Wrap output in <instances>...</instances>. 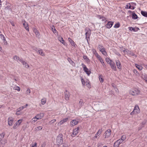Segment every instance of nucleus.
Here are the masks:
<instances>
[{"label":"nucleus","mask_w":147,"mask_h":147,"mask_svg":"<svg viewBox=\"0 0 147 147\" xmlns=\"http://www.w3.org/2000/svg\"><path fill=\"white\" fill-rule=\"evenodd\" d=\"M24 107H24V106H22L20 107L19 108L17 109L16 110L17 112H19L20 111L22 110L24 108Z\"/></svg>","instance_id":"obj_38"},{"label":"nucleus","mask_w":147,"mask_h":147,"mask_svg":"<svg viewBox=\"0 0 147 147\" xmlns=\"http://www.w3.org/2000/svg\"><path fill=\"white\" fill-rule=\"evenodd\" d=\"M70 94L69 92L67 90L65 92V98L66 100H68L69 98Z\"/></svg>","instance_id":"obj_6"},{"label":"nucleus","mask_w":147,"mask_h":147,"mask_svg":"<svg viewBox=\"0 0 147 147\" xmlns=\"http://www.w3.org/2000/svg\"><path fill=\"white\" fill-rule=\"evenodd\" d=\"M68 61L70 63H73V62L71 61V59L70 58H68L67 59Z\"/></svg>","instance_id":"obj_57"},{"label":"nucleus","mask_w":147,"mask_h":147,"mask_svg":"<svg viewBox=\"0 0 147 147\" xmlns=\"http://www.w3.org/2000/svg\"><path fill=\"white\" fill-rule=\"evenodd\" d=\"M18 126L19 125H18L17 124V122H16L14 125L13 128V129H15L18 127Z\"/></svg>","instance_id":"obj_41"},{"label":"nucleus","mask_w":147,"mask_h":147,"mask_svg":"<svg viewBox=\"0 0 147 147\" xmlns=\"http://www.w3.org/2000/svg\"><path fill=\"white\" fill-rule=\"evenodd\" d=\"M113 22L109 21L107 23L106 25V27L108 28H110L113 26Z\"/></svg>","instance_id":"obj_11"},{"label":"nucleus","mask_w":147,"mask_h":147,"mask_svg":"<svg viewBox=\"0 0 147 147\" xmlns=\"http://www.w3.org/2000/svg\"><path fill=\"white\" fill-rule=\"evenodd\" d=\"M63 147H68V145L65 143H63Z\"/></svg>","instance_id":"obj_59"},{"label":"nucleus","mask_w":147,"mask_h":147,"mask_svg":"<svg viewBox=\"0 0 147 147\" xmlns=\"http://www.w3.org/2000/svg\"><path fill=\"white\" fill-rule=\"evenodd\" d=\"M38 119H40L42 118L44 116V114L43 113H40V114H37L36 115Z\"/></svg>","instance_id":"obj_22"},{"label":"nucleus","mask_w":147,"mask_h":147,"mask_svg":"<svg viewBox=\"0 0 147 147\" xmlns=\"http://www.w3.org/2000/svg\"><path fill=\"white\" fill-rule=\"evenodd\" d=\"M81 80L83 85H85V82L84 80L82 78L81 79Z\"/></svg>","instance_id":"obj_50"},{"label":"nucleus","mask_w":147,"mask_h":147,"mask_svg":"<svg viewBox=\"0 0 147 147\" xmlns=\"http://www.w3.org/2000/svg\"><path fill=\"white\" fill-rule=\"evenodd\" d=\"M134 72L136 74V75H139V73L138 72V71L136 70H134Z\"/></svg>","instance_id":"obj_51"},{"label":"nucleus","mask_w":147,"mask_h":147,"mask_svg":"<svg viewBox=\"0 0 147 147\" xmlns=\"http://www.w3.org/2000/svg\"><path fill=\"white\" fill-rule=\"evenodd\" d=\"M144 78H145L144 80L146 82H147V77H144Z\"/></svg>","instance_id":"obj_64"},{"label":"nucleus","mask_w":147,"mask_h":147,"mask_svg":"<svg viewBox=\"0 0 147 147\" xmlns=\"http://www.w3.org/2000/svg\"><path fill=\"white\" fill-rule=\"evenodd\" d=\"M78 123V121L76 120H73L70 122V125L71 126H74Z\"/></svg>","instance_id":"obj_10"},{"label":"nucleus","mask_w":147,"mask_h":147,"mask_svg":"<svg viewBox=\"0 0 147 147\" xmlns=\"http://www.w3.org/2000/svg\"><path fill=\"white\" fill-rule=\"evenodd\" d=\"M46 102V98H43L41 100V104L42 105H44Z\"/></svg>","instance_id":"obj_29"},{"label":"nucleus","mask_w":147,"mask_h":147,"mask_svg":"<svg viewBox=\"0 0 147 147\" xmlns=\"http://www.w3.org/2000/svg\"><path fill=\"white\" fill-rule=\"evenodd\" d=\"M130 94L133 96H137L140 93V91L137 89H133L130 90Z\"/></svg>","instance_id":"obj_2"},{"label":"nucleus","mask_w":147,"mask_h":147,"mask_svg":"<svg viewBox=\"0 0 147 147\" xmlns=\"http://www.w3.org/2000/svg\"><path fill=\"white\" fill-rule=\"evenodd\" d=\"M53 27L52 28V30L54 33H57V31L56 30L55 28L53 26Z\"/></svg>","instance_id":"obj_43"},{"label":"nucleus","mask_w":147,"mask_h":147,"mask_svg":"<svg viewBox=\"0 0 147 147\" xmlns=\"http://www.w3.org/2000/svg\"><path fill=\"white\" fill-rule=\"evenodd\" d=\"M83 58L84 59L86 60L87 61L89 60L87 56L86 55H84L83 56Z\"/></svg>","instance_id":"obj_48"},{"label":"nucleus","mask_w":147,"mask_h":147,"mask_svg":"<svg viewBox=\"0 0 147 147\" xmlns=\"http://www.w3.org/2000/svg\"><path fill=\"white\" fill-rule=\"evenodd\" d=\"M105 60L106 61L109 63V62H112V61L109 58H106L105 59Z\"/></svg>","instance_id":"obj_44"},{"label":"nucleus","mask_w":147,"mask_h":147,"mask_svg":"<svg viewBox=\"0 0 147 147\" xmlns=\"http://www.w3.org/2000/svg\"><path fill=\"white\" fill-rule=\"evenodd\" d=\"M109 64L110 65L111 68L114 70V71L116 70V68L115 66V65L114 62L112 61V62H109Z\"/></svg>","instance_id":"obj_4"},{"label":"nucleus","mask_w":147,"mask_h":147,"mask_svg":"<svg viewBox=\"0 0 147 147\" xmlns=\"http://www.w3.org/2000/svg\"><path fill=\"white\" fill-rule=\"evenodd\" d=\"M100 51L105 55H107V53L105 51V48L102 49H101V50Z\"/></svg>","instance_id":"obj_27"},{"label":"nucleus","mask_w":147,"mask_h":147,"mask_svg":"<svg viewBox=\"0 0 147 147\" xmlns=\"http://www.w3.org/2000/svg\"><path fill=\"white\" fill-rule=\"evenodd\" d=\"M30 93V90L29 88H28L26 91V93L27 94H29Z\"/></svg>","instance_id":"obj_47"},{"label":"nucleus","mask_w":147,"mask_h":147,"mask_svg":"<svg viewBox=\"0 0 147 147\" xmlns=\"http://www.w3.org/2000/svg\"><path fill=\"white\" fill-rule=\"evenodd\" d=\"M0 36L1 39L3 40V42L4 43V44L5 45H6L7 44V42L5 38V37L4 35L2 34H1L0 35Z\"/></svg>","instance_id":"obj_18"},{"label":"nucleus","mask_w":147,"mask_h":147,"mask_svg":"<svg viewBox=\"0 0 147 147\" xmlns=\"http://www.w3.org/2000/svg\"><path fill=\"white\" fill-rule=\"evenodd\" d=\"M114 90H115L116 92L118 93L119 92V90L118 89H117V88L116 87L115 88H114Z\"/></svg>","instance_id":"obj_61"},{"label":"nucleus","mask_w":147,"mask_h":147,"mask_svg":"<svg viewBox=\"0 0 147 147\" xmlns=\"http://www.w3.org/2000/svg\"><path fill=\"white\" fill-rule=\"evenodd\" d=\"M86 31L85 34L86 38L87 39V40L88 41L87 38H90L91 34V31L90 30H89L88 31L86 30Z\"/></svg>","instance_id":"obj_7"},{"label":"nucleus","mask_w":147,"mask_h":147,"mask_svg":"<svg viewBox=\"0 0 147 147\" xmlns=\"http://www.w3.org/2000/svg\"><path fill=\"white\" fill-rule=\"evenodd\" d=\"M21 63L26 68H28L29 67V65L25 61L23 60Z\"/></svg>","instance_id":"obj_23"},{"label":"nucleus","mask_w":147,"mask_h":147,"mask_svg":"<svg viewBox=\"0 0 147 147\" xmlns=\"http://www.w3.org/2000/svg\"><path fill=\"white\" fill-rule=\"evenodd\" d=\"M129 30L131 31H134V32H137L140 30L138 28L131 27H129Z\"/></svg>","instance_id":"obj_19"},{"label":"nucleus","mask_w":147,"mask_h":147,"mask_svg":"<svg viewBox=\"0 0 147 147\" xmlns=\"http://www.w3.org/2000/svg\"><path fill=\"white\" fill-rule=\"evenodd\" d=\"M120 142H119V141L117 140L114 143L113 147H118L120 145Z\"/></svg>","instance_id":"obj_24"},{"label":"nucleus","mask_w":147,"mask_h":147,"mask_svg":"<svg viewBox=\"0 0 147 147\" xmlns=\"http://www.w3.org/2000/svg\"><path fill=\"white\" fill-rule=\"evenodd\" d=\"M40 49H38L37 48H34V50L35 51H36L38 53V51H39V50Z\"/></svg>","instance_id":"obj_58"},{"label":"nucleus","mask_w":147,"mask_h":147,"mask_svg":"<svg viewBox=\"0 0 147 147\" xmlns=\"http://www.w3.org/2000/svg\"><path fill=\"white\" fill-rule=\"evenodd\" d=\"M56 121V119H53L50 121L49 122L51 124H52L55 122Z\"/></svg>","instance_id":"obj_56"},{"label":"nucleus","mask_w":147,"mask_h":147,"mask_svg":"<svg viewBox=\"0 0 147 147\" xmlns=\"http://www.w3.org/2000/svg\"><path fill=\"white\" fill-rule=\"evenodd\" d=\"M34 31L36 35L38 36H40V34L38 31L36 29H34Z\"/></svg>","instance_id":"obj_37"},{"label":"nucleus","mask_w":147,"mask_h":147,"mask_svg":"<svg viewBox=\"0 0 147 147\" xmlns=\"http://www.w3.org/2000/svg\"><path fill=\"white\" fill-rule=\"evenodd\" d=\"M132 18L133 19L135 20L138 18V16L135 13L133 12L132 14Z\"/></svg>","instance_id":"obj_25"},{"label":"nucleus","mask_w":147,"mask_h":147,"mask_svg":"<svg viewBox=\"0 0 147 147\" xmlns=\"http://www.w3.org/2000/svg\"><path fill=\"white\" fill-rule=\"evenodd\" d=\"M63 136L62 134H59L57 137L56 139V143L59 146H61L63 143Z\"/></svg>","instance_id":"obj_1"},{"label":"nucleus","mask_w":147,"mask_h":147,"mask_svg":"<svg viewBox=\"0 0 147 147\" xmlns=\"http://www.w3.org/2000/svg\"><path fill=\"white\" fill-rule=\"evenodd\" d=\"M86 85L87 87L88 88H90V85L89 83H88L86 84Z\"/></svg>","instance_id":"obj_62"},{"label":"nucleus","mask_w":147,"mask_h":147,"mask_svg":"<svg viewBox=\"0 0 147 147\" xmlns=\"http://www.w3.org/2000/svg\"><path fill=\"white\" fill-rule=\"evenodd\" d=\"M84 105V102L83 100L80 99L79 103V105L80 106L82 107Z\"/></svg>","instance_id":"obj_35"},{"label":"nucleus","mask_w":147,"mask_h":147,"mask_svg":"<svg viewBox=\"0 0 147 147\" xmlns=\"http://www.w3.org/2000/svg\"><path fill=\"white\" fill-rule=\"evenodd\" d=\"M5 135V134L4 133H2L0 135V142L1 141L2 139L3 138Z\"/></svg>","instance_id":"obj_34"},{"label":"nucleus","mask_w":147,"mask_h":147,"mask_svg":"<svg viewBox=\"0 0 147 147\" xmlns=\"http://www.w3.org/2000/svg\"><path fill=\"white\" fill-rule=\"evenodd\" d=\"M13 59H14L15 60H16L17 61H19L21 63L22 62V61H23V60L22 59H20L19 57L17 56L16 55H15L13 57Z\"/></svg>","instance_id":"obj_17"},{"label":"nucleus","mask_w":147,"mask_h":147,"mask_svg":"<svg viewBox=\"0 0 147 147\" xmlns=\"http://www.w3.org/2000/svg\"><path fill=\"white\" fill-rule=\"evenodd\" d=\"M115 54L118 56H121V54L118 52H116L115 53Z\"/></svg>","instance_id":"obj_63"},{"label":"nucleus","mask_w":147,"mask_h":147,"mask_svg":"<svg viewBox=\"0 0 147 147\" xmlns=\"http://www.w3.org/2000/svg\"><path fill=\"white\" fill-rule=\"evenodd\" d=\"M68 40L71 45L72 46L75 47L76 44L72 40V39L71 38H68Z\"/></svg>","instance_id":"obj_21"},{"label":"nucleus","mask_w":147,"mask_h":147,"mask_svg":"<svg viewBox=\"0 0 147 147\" xmlns=\"http://www.w3.org/2000/svg\"><path fill=\"white\" fill-rule=\"evenodd\" d=\"M98 48L100 51L101 50V49H102L104 48L103 47L102 45H98Z\"/></svg>","instance_id":"obj_42"},{"label":"nucleus","mask_w":147,"mask_h":147,"mask_svg":"<svg viewBox=\"0 0 147 147\" xmlns=\"http://www.w3.org/2000/svg\"><path fill=\"white\" fill-rule=\"evenodd\" d=\"M123 51L124 53H126L128 54H129V51L127 49H126Z\"/></svg>","instance_id":"obj_55"},{"label":"nucleus","mask_w":147,"mask_h":147,"mask_svg":"<svg viewBox=\"0 0 147 147\" xmlns=\"http://www.w3.org/2000/svg\"><path fill=\"white\" fill-rule=\"evenodd\" d=\"M38 53L39 54L42 56H45V54L43 52L42 50L41 49H39Z\"/></svg>","instance_id":"obj_26"},{"label":"nucleus","mask_w":147,"mask_h":147,"mask_svg":"<svg viewBox=\"0 0 147 147\" xmlns=\"http://www.w3.org/2000/svg\"><path fill=\"white\" fill-rule=\"evenodd\" d=\"M68 118H65V119H63L62 120H61L58 123V125H61L63 123H64L65 122H66L67 120H68Z\"/></svg>","instance_id":"obj_15"},{"label":"nucleus","mask_w":147,"mask_h":147,"mask_svg":"<svg viewBox=\"0 0 147 147\" xmlns=\"http://www.w3.org/2000/svg\"><path fill=\"white\" fill-rule=\"evenodd\" d=\"M13 89L16 90H17L18 91H19L20 90V88L18 86L15 87L13 88Z\"/></svg>","instance_id":"obj_46"},{"label":"nucleus","mask_w":147,"mask_h":147,"mask_svg":"<svg viewBox=\"0 0 147 147\" xmlns=\"http://www.w3.org/2000/svg\"><path fill=\"white\" fill-rule=\"evenodd\" d=\"M96 17L100 19H101L102 21V22H105L107 21V18L102 16L100 15H97Z\"/></svg>","instance_id":"obj_9"},{"label":"nucleus","mask_w":147,"mask_h":147,"mask_svg":"<svg viewBox=\"0 0 147 147\" xmlns=\"http://www.w3.org/2000/svg\"><path fill=\"white\" fill-rule=\"evenodd\" d=\"M85 72L86 73V74L88 76L91 73V71H88V70H87L86 71H85Z\"/></svg>","instance_id":"obj_52"},{"label":"nucleus","mask_w":147,"mask_h":147,"mask_svg":"<svg viewBox=\"0 0 147 147\" xmlns=\"http://www.w3.org/2000/svg\"><path fill=\"white\" fill-rule=\"evenodd\" d=\"M120 26V23L119 22H118L114 26V27L115 28H119Z\"/></svg>","instance_id":"obj_36"},{"label":"nucleus","mask_w":147,"mask_h":147,"mask_svg":"<svg viewBox=\"0 0 147 147\" xmlns=\"http://www.w3.org/2000/svg\"><path fill=\"white\" fill-rule=\"evenodd\" d=\"M38 118L37 117V116H35L34 117H33L30 121V122L32 123H34L38 119H37Z\"/></svg>","instance_id":"obj_20"},{"label":"nucleus","mask_w":147,"mask_h":147,"mask_svg":"<svg viewBox=\"0 0 147 147\" xmlns=\"http://www.w3.org/2000/svg\"><path fill=\"white\" fill-rule=\"evenodd\" d=\"M105 138H106L109 137L111 134V131L110 129L107 130L105 133Z\"/></svg>","instance_id":"obj_5"},{"label":"nucleus","mask_w":147,"mask_h":147,"mask_svg":"<svg viewBox=\"0 0 147 147\" xmlns=\"http://www.w3.org/2000/svg\"><path fill=\"white\" fill-rule=\"evenodd\" d=\"M82 67L83 68L84 71H86L88 70V69L86 67V66L83 63L82 64Z\"/></svg>","instance_id":"obj_33"},{"label":"nucleus","mask_w":147,"mask_h":147,"mask_svg":"<svg viewBox=\"0 0 147 147\" xmlns=\"http://www.w3.org/2000/svg\"><path fill=\"white\" fill-rule=\"evenodd\" d=\"M99 61H100V62L102 64V66L104 68H105L106 67V65L105 64L103 60L102 59H99Z\"/></svg>","instance_id":"obj_30"},{"label":"nucleus","mask_w":147,"mask_h":147,"mask_svg":"<svg viewBox=\"0 0 147 147\" xmlns=\"http://www.w3.org/2000/svg\"><path fill=\"white\" fill-rule=\"evenodd\" d=\"M141 13L143 16L147 17V12L142 11H141Z\"/></svg>","instance_id":"obj_28"},{"label":"nucleus","mask_w":147,"mask_h":147,"mask_svg":"<svg viewBox=\"0 0 147 147\" xmlns=\"http://www.w3.org/2000/svg\"><path fill=\"white\" fill-rule=\"evenodd\" d=\"M42 128V127L41 126H39L37 127L36 129V130L37 131H39L41 130Z\"/></svg>","instance_id":"obj_45"},{"label":"nucleus","mask_w":147,"mask_h":147,"mask_svg":"<svg viewBox=\"0 0 147 147\" xmlns=\"http://www.w3.org/2000/svg\"><path fill=\"white\" fill-rule=\"evenodd\" d=\"M135 66L138 69L140 70H141L142 69V67L140 65H139L137 64H135Z\"/></svg>","instance_id":"obj_32"},{"label":"nucleus","mask_w":147,"mask_h":147,"mask_svg":"<svg viewBox=\"0 0 147 147\" xmlns=\"http://www.w3.org/2000/svg\"><path fill=\"white\" fill-rule=\"evenodd\" d=\"M95 55L97 58L99 60V59H102L101 57L99 55L98 53H96V54Z\"/></svg>","instance_id":"obj_53"},{"label":"nucleus","mask_w":147,"mask_h":147,"mask_svg":"<svg viewBox=\"0 0 147 147\" xmlns=\"http://www.w3.org/2000/svg\"><path fill=\"white\" fill-rule=\"evenodd\" d=\"M115 61L117 68L119 69H121L122 66L119 60H116Z\"/></svg>","instance_id":"obj_13"},{"label":"nucleus","mask_w":147,"mask_h":147,"mask_svg":"<svg viewBox=\"0 0 147 147\" xmlns=\"http://www.w3.org/2000/svg\"><path fill=\"white\" fill-rule=\"evenodd\" d=\"M126 139V136L125 135H123L121 137V139L122 140L124 141Z\"/></svg>","instance_id":"obj_40"},{"label":"nucleus","mask_w":147,"mask_h":147,"mask_svg":"<svg viewBox=\"0 0 147 147\" xmlns=\"http://www.w3.org/2000/svg\"><path fill=\"white\" fill-rule=\"evenodd\" d=\"M59 40L63 44V45L65 44V43L64 40H63V38L62 37H61L60 38H59Z\"/></svg>","instance_id":"obj_31"},{"label":"nucleus","mask_w":147,"mask_h":147,"mask_svg":"<svg viewBox=\"0 0 147 147\" xmlns=\"http://www.w3.org/2000/svg\"><path fill=\"white\" fill-rule=\"evenodd\" d=\"M0 142L1 144L3 145V146L6 143V140H1Z\"/></svg>","instance_id":"obj_39"},{"label":"nucleus","mask_w":147,"mask_h":147,"mask_svg":"<svg viewBox=\"0 0 147 147\" xmlns=\"http://www.w3.org/2000/svg\"><path fill=\"white\" fill-rule=\"evenodd\" d=\"M99 79L100 82L102 83L103 82L104 80L102 77L100 76H99Z\"/></svg>","instance_id":"obj_49"},{"label":"nucleus","mask_w":147,"mask_h":147,"mask_svg":"<svg viewBox=\"0 0 147 147\" xmlns=\"http://www.w3.org/2000/svg\"><path fill=\"white\" fill-rule=\"evenodd\" d=\"M102 129H100L98 132L96 133L95 135V136L93 138L94 139H95V138H96L98 137V136H99L100 134L102 133Z\"/></svg>","instance_id":"obj_16"},{"label":"nucleus","mask_w":147,"mask_h":147,"mask_svg":"<svg viewBox=\"0 0 147 147\" xmlns=\"http://www.w3.org/2000/svg\"><path fill=\"white\" fill-rule=\"evenodd\" d=\"M23 25L27 31H29V28L28 24L25 21L23 23Z\"/></svg>","instance_id":"obj_14"},{"label":"nucleus","mask_w":147,"mask_h":147,"mask_svg":"<svg viewBox=\"0 0 147 147\" xmlns=\"http://www.w3.org/2000/svg\"><path fill=\"white\" fill-rule=\"evenodd\" d=\"M13 120V119L12 117H9L8 119V123L9 126H11L12 125Z\"/></svg>","instance_id":"obj_8"},{"label":"nucleus","mask_w":147,"mask_h":147,"mask_svg":"<svg viewBox=\"0 0 147 147\" xmlns=\"http://www.w3.org/2000/svg\"><path fill=\"white\" fill-rule=\"evenodd\" d=\"M22 120H18L16 122H17V124L18 125H19L22 122Z\"/></svg>","instance_id":"obj_54"},{"label":"nucleus","mask_w":147,"mask_h":147,"mask_svg":"<svg viewBox=\"0 0 147 147\" xmlns=\"http://www.w3.org/2000/svg\"><path fill=\"white\" fill-rule=\"evenodd\" d=\"M133 112H135L136 113H138L140 112V110L139 107L136 105L133 110Z\"/></svg>","instance_id":"obj_12"},{"label":"nucleus","mask_w":147,"mask_h":147,"mask_svg":"<svg viewBox=\"0 0 147 147\" xmlns=\"http://www.w3.org/2000/svg\"><path fill=\"white\" fill-rule=\"evenodd\" d=\"M79 129V127H77L73 130V133L71 134V136L72 137H75L77 135V134L78 133V130Z\"/></svg>","instance_id":"obj_3"},{"label":"nucleus","mask_w":147,"mask_h":147,"mask_svg":"<svg viewBox=\"0 0 147 147\" xmlns=\"http://www.w3.org/2000/svg\"><path fill=\"white\" fill-rule=\"evenodd\" d=\"M117 141H119V142H120V144L122 143V142L123 141V140H122L121 139L118 140Z\"/></svg>","instance_id":"obj_60"}]
</instances>
